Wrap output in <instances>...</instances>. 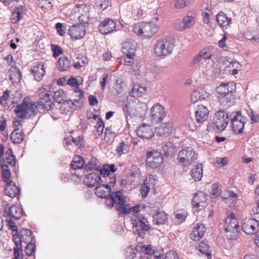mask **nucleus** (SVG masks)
Returning a JSON list of instances; mask_svg holds the SVG:
<instances>
[{
	"label": "nucleus",
	"mask_w": 259,
	"mask_h": 259,
	"mask_svg": "<svg viewBox=\"0 0 259 259\" xmlns=\"http://www.w3.org/2000/svg\"><path fill=\"white\" fill-rule=\"evenodd\" d=\"M48 88L47 85H43L39 89L38 102H26L25 98L21 104L18 105L14 109L16 115L21 119L27 118L34 116L40 109L48 111L53 108L52 94Z\"/></svg>",
	"instance_id": "obj_1"
},
{
	"label": "nucleus",
	"mask_w": 259,
	"mask_h": 259,
	"mask_svg": "<svg viewBox=\"0 0 259 259\" xmlns=\"http://www.w3.org/2000/svg\"><path fill=\"white\" fill-rule=\"evenodd\" d=\"M20 236L19 234H14L13 239L15 244L14 248L16 256L22 252V243H30L31 242H36L34 236H33L32 231L28 229L23 228L20 231Z\"/></svg>",
	"instance_id": "obj_2"
},
{
	"label": "nucleus",
	"mask_w": 259,
	"mask_h": 259,
	"mask_svg": "<svg viewBox=\"0 0 259 259\" xmlns=\"http://www.w3.org/2000/svg\"><path fill=\"white\" fill-rule=\"evenodd\" d=\"M175 44L170 38L164 37L157 39L154 45V53L158 57H165L170 55Z\"/></svg>",
	"instance_id": "obj_3"
},
{
	"label": "nucleus",
	"mask_w": 259,
	"mask_h": 259,
	"mask_svg": "<svg viewBox=\"0 0 259 259\" xmlns=\"http://www.w3.org/2000/svg\"><path fill=\"white\" fill-rule=\"evenodd\" d=\"M156 24L151 22H141L135 24L133 32L137 35L144 37H151L158 31Z\"/></svg>",
	"instance_id": "obj_4"
},
{
	"label": "nucleus",
	"mask_w": 259,
	"mask_h": 259,
	"mask_svg": "<svg viewBox=\"0 0 259 259\" xmlns=\"http://www.w3.org/2000/svg\"><path fill=\"white\" fill-rule=\"evenodd\" d=\"M131 221L133 224V232L134 234L138 235L139 237L143 238L145 235V231L150 230V227L148 224V222L146 218L142 214H138L136 219H132Z\"/></svg>",
	"instance_id": "obj_5"
},
{
	"label": "nucleus",
	"mask_w": 259,
	"mask_h": 259,
	"mask_svg": "<svg viewBox=\"0 0 259 259\" xmlns=\"http://www.w3.org/2000/svg\"><path fill=\"white\" fill-rule=\"evenodd\" d=\"M224 227L226 235L229 239H235L238 237L239 225L234 215H230L226 218Z\"/></svg>",
	"instance_id": "obj_6"
},
{
	"label": "nucleus",
	"mask_w": 259,
	"mask_h": 259,
	"mask_svg": "<svg viewBox=\"0 0 259 259\" xmlns=\"http://www.w3.org/2000/svg\"><path fill=\"white\" fill-rule=\"evenodd\" d=\"M230 116L232 131L237 134H242L244 125L248 120L247 117L242 115L240 111L236 112Z\"/></svg>",
	"instance_id": "obj_7"
},
{
	"label": "nucleus",
	"mask_w": 259,
	"mask_h": 259,
	"mask_svg": "<svg viewBox=\"0 0 259 259\" xmlns=\"http://www.w3.org/2000/svg\"><path fill=\"white\" fill-rule=\"evenodd\" d=\"M196 158L195 152L191 147H185L178 154L179 162L184 166L191 165Z\"/></svg>",
	"instance_id": "obj_8"
},
{
	"label": "nucleus",
	"mask_w": 259,
	"mask_h": 259,
	"mask_svg": "<svg viewBox=\"0 0 259 259\" xmlns=\"http://www.w3.org/2000/svg\"><path fill=\"white\" fill-rule=\"evenodd\" d=\"M105 198L106 199L105 204L109 208L113 207L115 204V207L116 209V207L122 206L126 202V198L120 191L110 193L109 196Z\"/></svg>",
	"instance_id": "obj_9"
},
{
	"label": "nucleus",
	"mask_w": 259,
	"mask_h": 259,
	"mask_svg": "<svg viewBox=\"0 0 259 259\" xmlns=\"http://www.w3.org/2000/svg\"><path fill=\"white\" fill-rule=\"evenodd\" d=\"M229 115L224 110H219L213 117V124L218 130L223 131L229 122Z\"/></svg>",
	"instance_id": "obj_10"
},
{
	"label": "nucleus",
	"mask_w": 259,
	"mask_h": 259,
	"mask_svg": "<svg viewBox=\"0 0 259 259\" xmlns=\"http://www.w3.org/2000/svg\"><path fill=\"white\" fill-rule=\"evenodd\" d=\"M150 116L153 123L162 121L165 116L164 107L159 103L154 104L150 109Z\"/></svg>",
	"instance_id": "obj_11"
},
{
	"label": "nucleus",
	"mask_w": 259,
	"mask_h": 259,
	"mask_svg": "<svg viewBox=\"0 0 259 259\" xmlns=\"http://www.w3.org/2000/svg\"><path fill=\"white\" fill-rule=\"evenodd\" d=\"M146 161L149 166L156 168L162 163L163 158L160 152L153 150L147 152Z\"/></svg>",
	"instance_id": "obj_12"
},
{
	"label": "nucleus",
	"mask_w": 259,
	"mask_h": 259,
	"mask_svg": "<svg viewBox=\"0 0 259 259\" xmlns=\"http://www.w3.org/2000/svg\"><path fill=\"white\" fill-rule=\"evenodd\" d=\"M115 28L116 23L109 18L103 20L98 27L100 32L104 35H107L111 33Z\"/></svg>",
	"instance_id": "obj_13"
},
{
	"label": "nucleus",
	"mask_w": 259,
	"mask_h": 259,
	"mask_svg": "<svg viewBox=\"0 0 259 259\" xmlns=\"http://www.w3.org/2000/svg\"><path fill=\"white\" fill-rule=\"evenodd\" d=\"M147 109V105L145 103L139 102L132 103L131 115L141 119L146 115Z\"/></svg>",
	"instance_id": "obj_14"
},
{
	"label": "nucleus",
	"mask_w": 259,
	"mask_h": 259,
	"mask_svg": "<svg viewBox=\"0 0 259 259\" xmlns=\"http://www.w3.org/2000/svg\"><path fill=\"white\" fill-rule=\"evenodd\" d=\"M206 200V195L203 192L200 191L194 195L192 201V204L195 210L198 211L205 206Z\"/></svg>",
	"instance_id": "obj_15"
},
{
	"label": "nucleus",
	"mask_w": 259,
	"mask_h": 259,
	"mask_svg": "<svg viewBox=\"0 0 259 259\" xmlns=\"http://www.w3.org/2000/svg\"><path fill=\"white\" fill-rule=\"evenodd\" d=\"M31 70L35 79L37 81H40L46 73L42 62L33 63L31 67Z\"/></svg>",
	"instance_id": "obj_16"
},
{
	"label": "nucleus",
	"mask_w": 259,
	"mask_h": 259,
	"mask_svg": "<svg viewBox=\"0 0 259 259\" xmlns=\"http://www.w3.org/2000/svg\"><path fill=\"white\" fill-rule=\"evenodd\" d=\"M258 220L249 219L245 221L242 225V230L246 234L252 235L256 232L258 227Z\"/></svg>",
	"instance_id": "obj_17"
},
{
	"label": "nucleus",
	"mask_w": 259,
	"mask_h": 259,
	"mask_svg": "<svg viewBox=\"0 0 259 259\" xmlns=\"http://www.w3.org/2000/svg\"><path fill=\"white\" fill-rule=\"evenodd\" d=\"M138 136L142 139H150L154 136L152 127L149 124L142 123L137 129Z\"/></svg>",
	"instance_id": "obj_18"
},
{
	"label": "nucleus",
	"mask_w": 259,
	"mask_h": 259,
	"mask_svg": "<svg viewBox=\"0 0 259 259\" xmlns=\"http://www.w3.org/2000/svg\"><path fill=\"white\" fill-rule=\"evenodd\" d=\"M85 31V28L83 25H72L70 27L69 34L71 38L78 39L84 36Z\"/></svg>",
	"instance_id": "obj_19"
},
{
	"label": "nucleus",
	"mask_w": 259,
	"mask_h": 259,
	"mask_svg": "<svg viewBox=\"0 0 259 259\" xmlns=\"http://www.w3.org/2000/svg\"><path fill=\"white\" fill-rule=\"evenodd\" d=\"M209 94L203 88H198L194 90L191 94V102L195 103L199 101L205 100L209 98Z\"/></svg>",
	"instance_id": "obj_20"
},
{
	"label": "nucleus",
	"mask_w": 259,
	"mask_h": 259,
	"mask_svg": "<svg viewBox=\"0 0 259 259\" xmlns=\"http://www.w3.org/2000/svg\"><path fill=\"white\" fill-rule=\"evenodd\" d=\"M102 181L100 176L95 172L87 175L84 179L85 184L89 187H93L100 185Z\"/></svg>",
	"instance_id": "obj_21"
},
{
	"label": "nucleus",
	"mask_w": 259,
	"mask_h": 259,
	"mask_svg": "<svg viewBox=\"0 0 259 259\" xmlns=\"http://www.w3.org/2000/svg\"><path fill=\"white\" fill-rule=\"evenodd\" d=\"M236 86L233 82L222 83L216 89L217 92L221 96H224L229 93H232L235 91Z\"/></svg>",
	"instance_id": "obj_22"
},
{
	"label": "nucleus",
	"mask_w": 259,
	"mask_h": 259,
	"mask_svg": "<svg viewBox=\"0 0 259 259\" xmlns=\"http://www.w3.org/2000/svg\"><path fill=\"white\" fill-rule=\"evenodd\" d=\"M209 111L204 106L199 105L195 111L196 120L198 123H202L207 119Z\"/></svg>",
	"instance_id": "obj_23"
},
{
	"label": "nucleus",
	"mask_w": 259,
	"mask_h": 259,
	"mask_svg": "<svg viewBox=\"0 0 259 259\" xmlns=\"http://www.w3.org/2000/svg\"><path fill=\"white\" fill-rule=\"evenodd\" d=\"M5 193L10 197L14 198L20 196V189L16 185L14 182L9 181L6 184Z\"/></svg>",
	"instance_id": "obj_24"
},
{
	"label": "nucleus",
	"mask_w": 259,
	"mask_h": 259,
	"mask_svg": "<svg viewBox=\"0 0 259 259\" xmlns=\"http://www.w3.org/2000/svg\"><path fill=\"white\" fill-rule=\"evenodd\" d=\"M144 208V206L142 205H137L131 207L130 205L125 204L124 203L122 206H118V207H116V210L118 211L119 214H125L126 213L128 214L131 211L138 213L143 209Z\"/></svg>",
	"instance_id": "obj_25"
},
{
	"label": "nucleus",
	"mask_w": 259,
	"mask_h": 259,
	"mask_svg": "<svg viewBox=\"0 0 259 259\" xmlns=\"http://www.w3.org/2000/svg\"><path fill=\"white\" fill-rule=\"evenodd\" d=\"M73 11L78 20L80 21L83 22L85 21V18L88 17V13L89 12V8L85 4L76 5L75 7L73 9Z\"/></svg>",
	"instance_id": "obj_26"
},
{
	"label": "nucleus",
	"mask_w": 259,
	"mask_h": 259,
	"mask_svg": "<svg viewBox=\"0 0 259 259\" xmlns=\"http://www.w3.org/2000/svg\"><path fill=\"white\" fill-rule=\"evenodd\" d=\"M205 227L201 223H198L194 227L191 234V238L194 241L199 240L204 234Z\"/></svg>",
	"instance_id": "obj_27"
},
{
	"label": "nucleus",
	"mask_w": 259,
	"mask_h": 259,
	"mask_svg": "<svg viewBox=\"0 0 259 259\" xmlns=\"http://www.w3.org/2000/svg\"><path fill=\"white\" fill-rule=\"evenodd\" d=\"M137 44L135 41H125L122 44V52L127 56H135Z\"/></svg>",
	"instance_id": "obj_28"
},
{
	"label": "nucleus",
	"mask_w": 259,
	"mask_h": 259,
	"mask_svg": "<svg viewBox=\"0 0 259 259\" xmlns=\"http://www.w3.org/2000/svg\"><path fill=\"white\" fill-rule=\"evenodd\" d=\"M96 195L99 198H106L111 193V188L108 184H100L95 189Z\"/></svg>",
	"instance_id": "obj_29"
},
{
	"label": "nucleus",
	"mask_w": 259,
	"mask_h": 259,
	"mask_svg": "<svg viewBox=\"0 0 259 259\" xmlns=\"http://www.w3.org/2000/svg\"><path fill=\"white\" fill-rule=\"evenodd\" d=\"M6 213L8 216L11 217L15 220H19L22 215L23 210L18 205H13L8 209L6 208Z\"/></svg>",
	"instance_id": "obj_30"
},
{
	"label": "nucleus",
	"mask_w": 259,
	"mask_h": 259,
	"mask_svg": "<svg viewBox=\"0 0 259 259\" xmlns=\"http://www.w3.org/2000/svg\"><path fill=\"white\" fill-rule=\"evenodd\" d=\"M177 23H181L178 29L183 31L186 28H191L194 25L195 23V18L191 16H186L184 17L182 21L180 19L178 20Z\"/></svg>",
	"instance_id": "obj_31"
},
{
	"label": "nucleus",
	"mask_w": 259,
	"mask_h": 259,
	"mask_svg": "<svg viewBox=\"0 0 259 259\" xmlns=\"http://www.w3.org/2000/svg\"><path fill=\"white\" fill-rule=\"evenodd\" d=\"M174 131L172 123L165 122L162 123L157 130V134L160 136L167 137Z\"/></svg>",
	"instance_id": "obj_32"
},
{
	"label": "nucleus",
	"mask_w": 259,
	"mask_h": 259,
	"mask_svg": "<svg viewBox=\"0 0 259 259\" xmlns=\"http://www.w3.org/2000/svg\"><path fill=\"white\" fill-rule=\"evenodd\" d=\"M216 19L220 26L223 28H227L231 24L232 19L223 12H220L216 15Z\"/></svg>",
	"instance_id": "obj_33"
},
{
	"label": "nucleus",
	"mask_w": 259,
	"mask_h": 259,
	"mask_svg": "<svg viewBox=\"0 0 259 259\" xmlns=\"http://www.w3.org/2000/svg\"><path fill=\"white\" fill-rule=\"evenodd\" d=\"M9 79L14 84H18L21 78V73L19 69L16 67H11L8 71Z\"/></svg>",
	"instance_id": "obj_34"
},
{
	"label": "nucleus",
	"mask_w": 259,
	"mask_h": 259,
	"mask_svg": "<svg viewBox=\"0 0 259 259\" xmlns=\"http://www.w3.org/2000/svg\"><path fill=\"white\" fill-rule=\"evenodd\" d=\"M16 163V158L13 154L11 149H8L6 152V159L0 160V165H8V167H14Z\"/></svg>",
	"instance_id": "obj_35"
},
{
	"label": "nucleus",
	"mask_w": 259,
	"mask_h": 259,
	"mask_svg": "<svg viewBox=\"0 0 259 259\" xmlns=\"http://www.w3.org/2000/svg\"><path fill=\"white\" fill-rule=\"evenodd\" d=\"M71 66V60L67 57H61L57 64V68L60 71H66Z\"/></svg>",
	"instance_id": "obj_36"
},
{
	"label": "nucleus",
	"mask_w": 259,
	"mask_h": 259,
	"mask_svg": "<svg viewBox=\"0 0 259 259\" xmlns=\"http://www.w3.org/2000/svg\"><path fill=\"white\" fill-rule=\"evenodd\" d=\"M238 197V195L237 193H234L233 191H227L226 192L222 199L227 206H231L233 203L237 201Z\"/></svg>",
	"instance_id": "obj_37"
},
{
	"label": "nucleus",
	"mask_w": 259,
	"mask_h": 259,
	"mask_svg": "<svg viewBox=\"0 0 259 259\" xmlns=\"http://www.w3.org/2000/svg\"><path fill=\"white\" fill-rule=\"evenodd\" d=\"M153 218L155 225H163L167 221V214L163 211H157L153 214Z\"/></svg>",
	"instance_id": "obj_38"
},
{
	"label": "nucleus",
	"mask_w": 259,
	"mask_h": 259,
	"mask_svg": "<svg viewBox=\"0 0 259 259\" xmlns=\"http://www.w3.org/2000/svg\"><path fill=\"white\" fill-rule=\"evenodd\" d=\"M203 174V169L202 164H197L191 170V174L192 178L196 181H199L201 180Z\"/></svg>",
	"instance_id": "obj_39"
},
{
	"label": "nucleus",
	"mask_w": 259,
	"mask_h": 259,
	"mask_svg": "<svg viewBox=\"0 0 259 259\" xmlns=\"http://www.w3.org/2000/svg\"><path fill=\"white\" fill-rule=\"evenodd\" d=\"M212 57V55L208 54V50L206 49H204L194 57L193 63V64H196L203 59H211Z\"/></svg>",
	"instance_id": "obj_40"
},
{
	"label": "nucleus",
	"mask_w": 259,
	"mask_h": 259,
	"mask_svg": "<svg viewBox=\"0 0 259 259\" xmlns=\"http://www.w3.org/2000/svg\"><path fill=\"white\" fill-rule=\"evenodd\" d=\"M99 162L96 158H92L87 165L85 167V169L87 170H97L100 172L101 174V170H102V167L98 164Z\"/></svg>",
	"instance_id": "obj_41"
},
{
	"label": "nucleus",
	"mask_w": 259,
	"mask_h": 259,
	"mask_svg": "<svg viewBox=\"0 0 259 259\" xmlns=\"http://www.w3.org/2000/svg\"><path fill=\"white\" fill-rule=\"evenodd\" d=\"M24 139V135L22 131L19 129L15 130L11 135L12 142L16 144L21 143Z\"/></svg>",
	"instance_id": "obj_42"
},
{
	"label": "nucleus",
	"mask_w": 259,
	"mask_h": 259,
	"mask_svg": "<svg viewBox=\"0 0 259 259\" xmlns=\"http://www.w3.org/2000/svg\"><path fill=\"white\" fill-rule=\"evenodd\" d=\"M219 102L224 106H231L234 102V96L232 93H229L224 96H221Z\"/></svg>",
	"instance_id": "obj_43"
},
{
	"label": "nucleus",
	"mask_w": 259,
	"mask_h": 259,
	"mask_svg": "<svg viewBox=\"0 0 259 259\" xmlns=\"http://www.w3.org/2000/svg\"><path fill=\"white\" fill-rule=\"evenodd\" d=\"M23 7L20 6L16 7L12 13L11 21L13 23H16L23 17Z\"/></svg>",
	"instance_id": "obj_44"
},
{
	"label": "nucleus",
	"mask_w": 259,
	"mask_h": 259,
	"mask_svg": "<svg viewBox=\"0 0 259 259\" xmlns=\"http://www.w3.org/2000/svg\"><path fill=\"white\" fill-rule=\"evenodd\" d=\"M146 90L147 88L145 86L135 84L133 87L131 94L133 97H140L146 93Z\"/></svg>",
	"instance_id": "obj_45"
},
{
	"label": "nucleus",
	"mask_w": 259,
	"mask_h": 259,
	"mask_svg": "<svg viewBox=\"0 0 259 259\" xmlns=\"http://www.w3.org/2000/svg\"><path fill=\"white\" fill-rule=\"evenodd\" d=\"M116 169H117L115 168L114 164H105L102 166V170H101V175L103 177L113 175V174H110V172L114 173Z\"/></svg>",
	"instance_id": "obj_46"
},
{
	"label": "nucleus",
	"mask_w": 259,
	"mask_h": 259,
	"mask_svg": "<svg viewBox=\"0 0 259 259\" xmlns=\"http://www.w3.org/2000/svg\"><path fill=\"white\" fill-rule=\"evenodd\" d=\"M84 164L83 158L80 156H75L71 163V167L73 169H80Z\"/></svg>",
	"instance_id": "obj_47"
},
{
	"label": "nucleus",
	"mask_w": 259,
	"mask_h": 259,
	"mask_svg": "<svg viewBox=\"0 0 259 259\" xmlns=\"http://www.w3.org/2000/svg\"><path fill=\"white\" fill-rule=\"evenodd\" d=\"M228 71L233 75H236L240 70V65L237 61H232L229 62V65L227 66Z\"/></svg>",
	"instance_id": "obj_48"
},
{
	"label": "nucleus",
	"mask_w": 259,
	"mask_h": 259,
	"mask_svg": "<svg viewBox=\"0 0 259 259\" xmlns=\"http://www.w3.org/2000/svg\"><path fill=\"white\" fill-rule=\"evenodd\" d=\"M52 98L56 102L61 104L63 103L64 101H65L66 94L64 91L60 90L54 93L53 96L52 95Z\"/></svg>",
	"instance_id": "obj_49"
},
{
	"label": "nucleus",
	"mask_w": 259,
	"mask_h": 259,
	"mask_svg": "<svg viewBox=\"0 0 259 259\" xmlns=\"http://www.w3.org/2000/svg\"><path fill=\"white\" fill-rule=\"evenodd\" d=\"M96 130L93 131V134L96 138H99L103 133L104 127V123L101 118H98V121L95 126Z\"/></svg>",
	"instance_id": "obj_50"
},
{
	"label": "nucleus",
	"mask_w": 259,
	"mask_h": 259,
	"mask_svg": "<svg viewBox=\"0 0 259 259\" xmlns=\"http://www.w3.org/2000/svg\"><path fill=\"white\" fill-rule=\"evenodd\" d=\"M174 215L176 219V223L180 224L185 220L187 216V212L184 210H178L174 213Z\"/></svg>",
	"instance_id": "obj_51"
},
{
	"label": "nucleus",
	"mask_w": 259,
	"mask_h": 259,
	"mask_svg": "<svg viewBox=\"0 0 259 259\" xmlns=\"http://www.w3.org/2000/svg\"><path fill=\"white\" fill-rule=\"evenodd\" d=\"M2 168V175L3 180L7 183L9 181V179L11 176V172L10 169H8V165H1Z\"/></svg>",
	"instance_id": "obj_52"
},
{
	"label": "nucleus",
	"mask_w": 259,
	"mask_h": 259,
	"mask_svg": "<svg viewBox=\"0 0 259 259\" xmlns=\"http://www.w3.org/2000/svg\"><path fill=\"white\" fill-rule=\"evenodd\" d=\"M129 146L125 142H121L116 149V152L118 155L127 153L129 151Z\"/></svg>",
	"instance_id": "obj_53"
},
{
	"label": "nucleus",
	"mask_w": 259,
	"mask_h": 259,
	"mask_svg": "<svg viewBox=\"0 0 259 259\" xmlns=\"http://www.w3.org/2000/svg\"><path fill=\"white\" fill-rule=\"evenodd\" d=\"M208 245L204 242H200L197 247L198 250L202 254H206L208 258H211V255L209 252Z\"/></svg>",
	"instance_id": "obj_54"
},
{
	"label": "nucleus",
	"mask_w": 259,
	"mask_h": 259,
	"mask_svg": "<svg viewBox=\"0 0 259 259\" xmlns=\"http://www.w3.org/2000/svg\"><path fill=\"white\" fill-rule=\"evenodd\" d=\"M156 176L148 175L144 180V184L149 187L151 189L154 188L156 184Z\"/></svg>",
	"instance_id": "obj_55"
},
{
	"label": "nucleus",
	"mask_w": 259,
	"mask_h": 259,
	"mask_svg": "<svg viewBox=\"0 0 259 259\" xmlns=\"http://www.w3.org/2000/svg\"><path fill=\"white\" fill-rule=\"evenodd\" d=\"M176 146L171 142H167L163 146V150L165 154L169 155L172 154L175 151Z\"/></svg>",
	"instance_id": "obj_56"
},
{
	"label": "nucleus",
	"mask_w": 259,
	"mask_h": 259,
	"mask_svg": "<svg viewBox=\"0 0 259 259\" xmlns=\"http://www.w3.org/2000/svg\"><path fill=\"white\" fill-rule=\"evenodd\" d=\"M35 243L36 242H31L26 243V246L25 247V251L27 256H31L35 252Z\"/></svg>",
	"instance_id": "obj_57"
},
{
	"label": "nucleus",
	"mask_w": 259,
	"mask_h": 259,
	"mask_svg": "<svg viewBox=\"0 0 259 259\" xmlns=\"http://www.w3.org/2000/svg\"><path fill=\"white\" fill-rule=\"evenodd\" d=\"M82 80L81 78L78 77V78L74 77H71L68 79V85L74 87L75 89L79 88L78 86L82 83Z\"/></svg>",
	"instance_id": "obj_58"
},
{
	"label": "nucleus",
	"mask_w": 259,
	"mask_h": 259,
	"mask_svg": "<svg viewBox=\"0 0 259 259\" xmlns=\"http://www.w3.org/2000/svg\"><path fill=\"white\" fill-rule=\"evenodd\" d=\"M190 0H176L174 2V7L176 9L185 8L190 3Z\"/></svg>",
	"instance_id": "obj_59"
},
{
	"label": "nucleus",
	"mask_w": 259,
	"mask_h": 259,
	"mask_svg": "<svg viewBox=\"0 0 259 259\" xmlns=\"http://www.w3.org/2000/svg\"><path fill=\"white\" fill-rule=\"evenodd\" d=\"M221 186L218 183H214L211 185V194L217 197L221 194Z\"/></svg>",
	"instance_id": "obj_60"
},
{
	"label": "nucleus",
	"mask_w": 259,
	"mask_h": 259,
	"mask_svg": "<svg viewBox=\"0 0 259 259\" xmlns=\"http://www.w3.org/2000/svg\"><path fill=\"white\" fill-rule=\"evenodd\" d=\"M6 222L7 226L8 227L9 229L12 231V234H18V228L15 224L12 221L11 219H6Z\"/></svg>",
	"instance_id": "obj_61"
},
{
	"label": "nucleus",
	"mask_w": 259,
	"mask_h": 259,
	"mask_svg": "<svg viewBox=\"0 0 259 259\" xmlns=\"http://www.w3.org/2000/svg\"><path fill=\"white\" fill-rule=\"evenodd\" d=\"M248 116L250 117L251 123L259 122V115L256 113L253 110L249 109L247 111Z\"/></svg>",
	"instance_id": "obj_62"
},
{
	"label": "nucleus",
	"mask_w": 259,
	"mask_h": 259,
	"mask_svg": "<svg viewBox=\"0 0 259 259\" xmlns=\"http://www.w3.org/2000/svg\"><path fill=\"white\" fill-rule=\"evenodd\" d=\"M60 104H61V105L60 107V110L62 113L67 114L71 112L70 107L68 104V100H65V101H64L63 102L61 103Z\"/></svg>",
	"instance_id": "obj_63"
},
{
	"label": "nucleus",
	"mask_w": 259,
	"mask_h": 259,
	"mask_svg": "<svg viewBox=\"0 0 259 259\" xmlns=\"http://www.w3.org/2000/svg\"><path fill=\"white\" fill-rule=\"evenodd\" d=\"M55 28L60 36H64L65 35L66 32L65 24L61 23H57L55 25Z\"/></svg>",
	"instance_id": "obj_64"
}]
</instances>
